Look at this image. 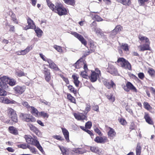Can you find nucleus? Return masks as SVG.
Returning <instances> with one entry per match:
<instances>
[{"mask_svg":"<svg viewBox=\"0 0 155 155\" xmlns=\"http://www.w3.org/2000/svg\"><path fill=\"white\" fill-rule=\"evenodd\" d=\"M30 108L31 113L36 117H39L40 112L38 111L37 109L33 106L31 107Z\"/></svg>","mask_w":155,"mask_h":155,"instance_id":"nucleus-23","label":"nucleus"},{"mask_svg":"<svg viewBox=\"0 0 155 155\" xmlns=\"http://www.w3.org/2000/svg\"><path fill=\"white\" fill-rule=\"evenodd\" d=\"M20 117L22 120L26 122H35L36 120L34 117L30 114L21 113Z\"/></svg>","mask_w":155,"mask_h":155,"instance_id":"nucleus-10","label":"nucleus"},{"mask_svg":"<svg viewBox=\"0 0 155 155\" xmlns=\"http://www.w3.org/2000/svg\"><path fill=\"white\" fill-rule=\"evenodd\" d=\"M47 62L49 64V68L56 71H60V69L58 65L50 59H47Z\"/></svg>","mask_w":155,"mask_h":155,"instance_id":"nucleus-13","label":"nucleus"},{"mask_svg":"<svg viewBox=\"0 0 155 155\" xmlns=\"http://www.w3.org/2000/svg\"><path fill=\"white\" fill-rule=\"evenodd\" d=\"M22 104L25 107H26L27 109H28L30 108V107L29 105L28 104V103L27 101H23L22 103Z\"/></svg>","mask_w":155,"mask_h":155,"instance_id":"nucleus-55","label":"nucleus"},{"mask_svg":"<svg viewBox=\"0 0 155 155\" xmlns=\"http://www.w3.org/2000/svg\"><path fill=\"white\" fill-rule=\"evenodd\" d=\"M139 40L141 42L145 41V44L139 45L138 47L140 48V51H144L146 50L151 51V48L150 47V42L149 39L146 36H143L142 35H140L138 37Z\"/></svg>","mask_w":155,"mask_h":155,"instance_id":"nucleus-2","label":"nucleus"},{"mask_svg":"<svg viewBox=\"0 0 155 155\" xmlns=\"http://www.w3.org/2000/svg\"><path fill=\"white\" fill-rule=\"evenodd\" d=\"M7 114L11 120L14 123L18 122V119L16 112L12 108L8 107L7 109Z\"/></svg>","mask_w":155,"mask_h":155,"instance_id":"nucleus-7","label":"nucleus"},{"mask_svg":"<svg viewBox=\"0 0 155 155\" xmlns=\"http://www.w3.org/2000/svg\"><path fill=\"white\" fill-rule=\"evenodd\" d=\"M25 138L26 141L28 144L36 146L42 153L44 152L42 147L40 145L39 141L37 140V138H34L30 135H25Z\"/></svg>","mask_w":155,"mask_h":155,"instance_id":"nucleus-3","label":"nucleus"},{"mask_svg":"<svg viewBox=\"0 0 155 155\" xmlns=\"http://www.w3.org/2000/svg\"><path fill=\"white\" fill-rule=\"evenodd\" d=\"M53 137L61 141L64 140V139H63L60 135H54L53 136Z\"/></svg>","mask_w":155,"mask_h":155,"instance_id":"nucleus-56","label":"nucleus"},{"mask_svg":"<svg viewBox=\"0 0 155 155\" xmlns=\"http://www.w3.org/2000/svg\"><path fill=\"white\" fill-rule=\"evenodd\" d=\"M148 73L152 77H155V71L152 68H148Z\"/></svg>","mask_w":155,"mask_h":155,"instance_id":"nucleus-39","label":"nucleus"},{"mask_svg":"<svg viewBox=\"0 0 155 155\" xmlns=\"http://www.w3.org/2000/svg\"><path fill=\"white\" fill-rule=\"evenodd\" d=\"M59 147L63 155H69L71 152L69 149L65 148L64 147Z\"/></svg>","mask_w":155,"mask_h":155,"instance_id":"nucleus-28","label":"nucleus"},{"mask_svg":"<svg viewBox=\"0 0 155 155\" xmlns=\"http://www.w3.org/2000/svg\"><path fill=\"white\" fill-rule=\"evenodd\" d=\"M8 26L10 27L9 31H10L14 32L15 31V28L14 26L12 25H8Z\"/></svg>","mask_w":155,"mask_h":155,"instance_id":"nucleus-61","label":"nucleus"},{"mask_svg":"<svg viewBox=\"0 0 155 155\" xmlns=\"http://www.w3.org/2000/svg\"><path fill=\"white\" fill-rule=\"evenodd\" d=\"M49 116V114L48 113L44 111H41L39 112V117H41L47 119Z\"/></svg>","mask_w":155,"mask_h":155,"instance_id":"nucleus-36","label":"nucleus"},{"mask_svg":"<svg viewBox=\"0 0 155 155\" xmlns=\"http://www.w3.org/2000/svg\"><path fill=\"white\" fill-rule=\"evenodd\" d=\"M107 70V72L112 74L116 75L118 72L117 69L114 65L111 64L109 65Z\"/></svg>","mask_w":155,"mask_h":155,"instance_id":"nucleus-16","label":"nucleus"},{"mask_svg":"<svg viewBox=\"0 0 155 155\" xmlns=\"http://www.w3.org/2000/svg\"><path fill=\"white\" fill-rule=\"evenodd\" d=\"M53 48L59 52L62 53L63 51L62 47L60 46L54 45L53 46Z\"/></svg>","mask_w":155,"mask_h":155,"instance_id":"nucleus-45","label":"nucleus"},{"mask_svg":"<svg viewBox=\"0 0 155 155\" xmlns=\"http://www.w3.org/2000/svg\"><path fill=\"white\" fill-rule=\"evenodd\" d=\"M56 8L54 12L57 13L59 16L65 15L67 14V11L61 2H58L56 5Z\"/></svg>","mask_w":155,"mask_h":155,"instance_id":"nucleus-6","label":"nucleus"},{"mask_svg":"<svg viewBox=\"0 0 155 155\" xmlns=\"http://www.w3.org/2000/svg\"><path fill=\"white\" fill-rule=\"evenodd\" d=\"M61 77L67 85L69 84V81L68 78L64 77L63 75H61Z\"/></svg>","mask_w":155,"mask_h":155,"instance_id":"nucleus-53","label":"nucleus"},{"mask_svg":"<svg viewBox=\"0 0 155 155\" xmlns=\"http://www.w3.org/2000/svg\"><path fill=\"white\" fill-rule=\"evenodd\" d=\"M27 21L28 25L24 27L25 30H27L29 29H35L36 27L33 21L29 17L27 19Z\"/></svg>","mask_w":155,"mask_h":155,"instance_id":"nucleus-15","label":"nucleus"},{"mask_svg":"<svg viewBox=\"0 0 155 155\" xmlns=\"http://www.w3.org/2000/svg\"><path fill=\"white\" fill-rule=\"evenodd\" d=\"M108 141V139L106 137H97V143H104Z\"/></svg>","mask_w":155,"mask_h":155,"instance_id":"nucleus-31","label":"nucleus"},{"mask_svg":"<svg viewBox=\"0 0 155 155\" xmlns=\"http://www.w3.org/2000/svg\"><path fill=\"white\" fill-rule=\"evenodd\" d=\"M41 102L42 103H44L46 105H50V102H48L45 100H41Z\"/></svg>","mask_w":155,"mask_h":155,"instance_id":"nucleus-63","label":"nucleus"},{"mask_svg":"<svg viewBox=\"0 0 155 155\" xmlns=\"http://www.w3.org/2000/svg\"><path fill=\"white\" fill-rule=\"evenodd\" d=\"M4 88H0V96H5L7 94V92L3 89Z\"/></svg>","mask_w":155,"mask_h":155,"instance_id":"nucleus-46","label":"nucleus"},{"mask_svg":"<svg viewBox=\"0 0 155 155\" xmlns=\"http://www.w3.org/2000/svg\"><path fill=\"white\" fill-rule=\"evenodd\" d=\"M123 29V27L120 25L116 26L114 29L113 30V32H115L116 34L121 31Z\"/></svg>","mask_w":155,"mask_h":155,"instance_id":"nucleus-41","label":"nucleus"},{"mask_svg":"<svg viewBox=\"0 0 155 155\" xmlns=\"http://www.w3.org/2000/svg\"><path fill=\"white\" fill-rule=\"evenodd\" d=\"M67 98L71 102L73 103L74 104H76V100L74 97L69 93L66 94Z\"/></svg>","mask_w":155,"mask_h":155,"instance_id":"nucleus-30","label":"nucleus"},{"mask_svg":"<svg viewBox=\"0 0 155 155\" xmlns=\"http://www.w3.org/2000/svg\"><path fill=\"white\" fill-rule=\"evenodd\" d=\"M123 88L127 92H129L130 90L135 92H137V90L136 88L129 81L127 82L126 85L124 86Z\"/></svg>","mask_w":155,"mask_h":155,"instance_id":"nucleus-11","label":"nucleus"},{"mask_svg":"<svg viewBox=\"0 0 155 155\" xmlns=\"http://www.w3.org/2000/svg\"><path fill=\"white\" fill-rule=\"evenodd\" d=\"M12 15L11 16V20L14 22V23L16 24H18V21L17 18L15 14L13 12H11Z\"/></svg>","mask_w":155,"mask_h":155,"instance_id":"nucleus-38","label":"nucleus"},{"mask_svg":"<svg viewBox=\"0 0 155 155\" xmlns=\"http://www.w3.org/2000/svg\"><path fill=\"white\" fill-rule=\"evenodd\" d=\"M92 126L91 122L90 121L86 122L85 124V128L87 129H90Z\"/></svg>","mask_w":155,"mask_h":155,"instance_id":"nucleus-47","label":"nucleus"},{"mask_svg":"<svg viewBox=\"0 0 155 155\" xmlns=\"http://www.w3.org/2000/svg\"><path fill=\"white\" fill-rule=\"evenodd\" d=\"M149 0H138L140 6H143L145 2H148Z\"/></svg>","mask_w":155,"mask_h":155,"instance_id":"nucleus-50","label":"nucleus"},{"mask_svg":"<svg viewBox=\"0 0 155 155\" xmlns=\"http://www.w3.org/2000/svg\"><path fill=\"white\" fill-rule=\"evenodd\" d=\"M109 130L107 133V135L109 138L110 139H113L116 135V133L114 130L110 127H108Z\"/></svg>","mask_w":155,"mask_h":155,"instance_id":"nucleus-18","label":"nucleus"},{"mask_svg":"<svg viewBox=\"0 0 155 155\" xmlns=\"http://www.w3.org/2000/svg\"><path fill=\"white\" fill-rule=\"evenodd\" d=\"M27 125L29 127L30 130L34 133L36 135H38L40 133V131L34 125L31 124H28Z\"/></svg>","mask_w":155,"mask_h":155,"instance_id":"nucleus-19","label":"nucleus"},{"mask_svg":"<svg viewBox=\"0 0 155 155\" xmlns=\"http://www.w3.org/2000/svg\"><path fill=\"white\" fill-rule=\"evenodd\" d=\"M87 71H83L81 72L80 75L83 78H86L87 75L86 73Z\"/></svg>","mask_w":155,"mask_h":155,"instance_id":"nucleus-54","label":"nucleus"},{"mask_svg":"<svg viewBox=\"0 0 155 155\" xmlns=\"http://www.w3.org/2000/svg\"><path fill=\"white\" fill-rule=\"evenodd\" d=\"M135 125L134 123L133 122H131L129 126V129L131 131L132 130L135 129Z\"/></svg>","mask_w":155,"mask_h":155,"instance_id":"nucleus-57","label":"nucleus"},{"mask_svg":"<svg viewBox=\"0 0 155 155\" xmlns=\"http://www.w3.org/2000/svg\"><path fill=\"white\" fill-rule=\"evenodd\" d=\"M149 88L151 91L152 93L155 95L154 97H155V89L153 87H150Z\"/></svg>","mask_w":155,"mask_h":155,"instance_id":"nucleus-64","label":"nucleus"},{"mask_svg":"<svg viewBox=\"0 0 155 155\" xmlns=\"http://www.w3.org/2000/svg\"><path fill=\"white\" fill-rule=\"evenodd\" d=\"M32 49V45L28 46L27 48L24 50L21 51L19 52V55H25L29 52Z\"/></svg>","mask_w":155,"mask_h":155,"instance_id":"nucleus-26","label":"nucleus"},{"mask_svg":"<svg viewBox=\"0 0 155 155\" xmlns=\"http://www.w3.org/2000/svg\"><path fill=\"white\" fill-rule=\"evenodd\" d=\"M97 35L100 36L101 37H104V32L100 28L97 29Z\"/></svg>","mask_w":155,"mask_h":155,"instance_id":"nucleus-51","label":"nucleus"},{"mask_svg":"<svg viewBox=\"0 0 155 155\" xmlns=\"http://www.w3.org/2000/svg\"><path fill=\"white\" fill-rule=\"evenodd\" d=\"M91 27L92 29L95 31L96 33H97V24L96 21H94L91 25Z\"/></svg>","mask_w":155,"mask_h":155,"instance_id":"nucleus-42","label":"nucleus"},{"mask_svg":"<svg viewBox=\"0 0 155 155\" xmlns=\"http://www.w3.org/2000/svg\"><path fill=\"white\" fill-rule=\"evenodd\" d=\"M64 2L67 5L74 6L75 5V0H63Z\"/></svg>","mask_w":155,"mask_h":155,"instance_id":"nucleus-35","label":"nucleus"},{"mask_svg":"<svg viewBox=\"0 0 155 155\" xmlns=\"http://www.w3.org/2000/svg\"><path fill=\"white\" fill-rule=\"evenodd\" d=\"M71 34L78 39L82 44L87 47V41L81 35L75 32H71Z\"/></svg>","mask_w":155,"mask_h":155,"instance_id":"nucleus-12","label":"nucleus"},{"mask_svg":"<svg viewBox=\"0 0 155 155\" xmlns=\"http://www.w3.org/2000/svg\"><path fill=\"white\" fill-rule=\"evenodd\" d=\"M80 127L81 129L84 130V131L86 132L88 134H89L91 136L94 135L93 134V133L91 131L88 130V129H87L85 128V127L84 126H80Z\"/></svg>","mask_w":155,"mask_h":155,"instance_id":"nucleus-44","label":"nucleus"},{"mask_svg":"<svg viewBox=\"0 0 155 155\" xmlns=\"http://www.w3.org/2000/svg\"><path fill=\"white\" fill-rule=\"evenodd\" d=\"M13 89L14 93L17 95H21L25 91L26 87L25 85H17Z\"/></svg>","mask_w":155,"mask_h":155,"instance_id":"nucleus-9","label":"nucleus"},{"mask_svg":"<svg viewBox=\"0 0 155 155\" xmlns=\"http://www.w3.org/2000/svg\"><path fill=\"white\" fill-rule=\"evenodd\" d=\"M18 147L23 149H26L27 148V145L26 144L24 143L18 145Z\"/></svg>","mask_w":155,"mask_h":155,"instance_id":"nucleus-59","label":"nucleus"},{"mask_svg":"<svg viewBox=\"0 0 155 155\" xmlns=\"http://www.w3.org/2000/svg\"><path fill=\"white\" fill-rule=\"evenodd\" d=\"M144 118L145 119L146 121L150 125L153 124V122L150 117L148 113L146 112L144 113Z\"/></svg>","mask_w":155,"mask_h":155,"instance_id":"nucleus-17","label":"nucleus"},{"mask_svg":"<svg viewBox=\"0 0 155 155\" xmlns=\"http://www.w3.org/2000/svg\"><path fill=\"white\" fill-rule=\"evenodd\" d=\"M121 48L124 51H129V46L127 44L122 43Z\"/></svg>","mask_w":155,"mask_h":155,"instance_id":"nucleus-43","label":"nucleus"},{"mask_svg":"<svg viewBox=\"0 0 155 155\" xmlns=\"http://www.w3.org/2000/svg\"><path fill=\"white\" fill-rule=\"evenodd\" d=\"M141 149L142 147L140 143H138L136 148V155H140L141 152Z\"/></svg>","mask_w":155,"mask_h":155,"instance_id":"nucleus-34","label":"nucleus"},{"mask_svg":"<svg viewBox=\"0 0 155 155\" xmlns=\"http://www.w3.org/2000/svg\"><path fill=\"white\" fill-rule=\"evenodd\" d=\"M0 101L2 103L6 104H14L15 101L12 100H10L8 98L5 97H0Z\"/></svg>","mask_w":155,"mask_h":155,"instance_id":"nucleus-20","label":"nucleus"},{"mask_svg":"<svg viewBox=\"0 0 155 155\" xmlns=\"http://www.w3.org/2000/svg\"><path fill=\"white\" fill-rule=\"evenodd\" d=\"M144 107L147 110L150 111L152 109V107L147 102L145 101L143 103Z\"/></svg>","mask_w":155,"mask_h":155,"instance_id":"nucleus-37","label":"nucleus"},{"mask_svg":"<svg viewBox=\"0 0 155 155\" xmlns=\"http://www.w3.org/2000/svg\"><path fill=\"white\" fill-rule=\"evenodd\" d=\"M116 63H119L120 64L121 67L124 69L131 70L132 69V67L131 64L129 61L123 58H119Z\"/></svg>","mask_w":155,"mask_h":155,"instance_id":"nucleus-5","label":"nucleus"},{"mask_svg":"<svg viewBox=\"0 0 155 155\" xmlns=\"http://www.w3.org/2000/svg\"><path fill=\"white\" fill-rule=\"evenodd\" d=\"M48 6L50 9L54 12L55 9L56 8V5L58 2H56L55 3V5L52 3L50 0H46Z\"/></svg>","mask_w":155,"mask_h":155,"instance_id":"nucleus-22","label":"nucleus"},{"mask_svg":"<svg viewBox=\"0 0 155 155\" xmlns=\"http://www.w3.org/2000/svg\"><path fill=\"white\" fill-rule=\"evenodd\" d=\"M83 58H81L74 64V66L77 69H79L81 67L84 61H83Z\"/></svg>","mask_w":155,"mask_h":155,"instance_id":"nucleus-24","label":"nucleus"},{"mask_svg":"<svg viewBox=\"0 0 155 155\" xmlns=\"http://www.w3.org/2000/svg\"><path fill=\"white\" fill-rule=\"evenodd\" d=\"M79 76L77 74H73L72 76V78L73 79V82L77 87H78L80 83L78 80Z\"/></svg>","mask_w":155,"mask_h":155,"instance_id":"nucleus-21","label":"nucleus"},{"mask_svg":"<svg viewBox=\"0 0 155 155\" xmlns=\"http://www.w3.org/2000/svg\"><path fill=\"white\" fill-rule=\"evenodd\" d=\"M16 74L18 77H21L25 75V73L21 71H19L16 72Z\"/></svg>","mask_w":155,"mask_h":155,"instance_id":"nucleus-49","label":"nucleus"},{"mask_svg":"<svg viewBox=\"0 0 155 155\" xmlns=\"http://www.w3.org/2000/svg\"><path fill=\"white\" fill-rule=\"evenodd\" d=\"M118 1L126 6H129L131 4V0H118Z\"/></svg>","mask_w":155,"mask_h":155,"instance_id":"nucleus-32","label":"nucleus"},{"mask_svg":"<svg viewBox=\"0 0 155 155\" xmlns=\"http://www.w3.org/2000/svg\"><path fill=\"white\" fill-rule=\"evenodd\" d=\"M39 55H40V57L42 59L43 61L47 62V59H46L45 58V56L44 55H43V54H42V53H40L39 54Z\"/></svg>","mask_w":155,"mask_h":155,"instance_id":"nucleus-62","label":"nucleus"},{"mask_svg":"<svg viewBox=\"0 0 155 155\" xmlns=\"http://www.w3.org/2000/svg\"><path fill=\"white\" fill-rule=\"evenodd\" d=\"M91 110V106L89 104H86V107L85 109V112L87 113Z\"/></svg>","mask_w":155,"mask_h":155,"instance_id":"nucleus-60","label":"nucleus"},{"mask_svg":"<svg viewBox=\"0 0 155 155\" xmlns=\"http://www.w3.org/2000/svg\"><path fill=\"white\" fill-rule=\"evenodd\" d=\"M36 35L38 37H40L43 33L42 31L39 28H37L34 29Z\"/></svg>","mask_w":155,"mask_h":155,"instance_id":"nucleus-40","label":"nucleus"},{"mask_svg":"<svg viewBox=\"0 0 155 155\" xmlns=\"http://www.w3.org/2000/svg\"><path fill=\"white\" fill-rule=\"evenodd\" d=\"M138 76L139 78L141 80H143L145 76L144 74L142 72L139 73L138 74Z\"/></svg>","mask_w":155,"mask_h":155,"instance_id":"nucleus-58","label":"nucleus"},{"mask_svg":"<svg viewBox=\"0 0 155 155\" xmlns=\"http://www.w3.org/2000/svg\"><path fill=\"white\" fill-rule=\"evenodd\" d=\"M119 121L120 123L121 124L124 125L127 124V122L126 120L123 118H121L119 120Z\"/></svg>","mask_w":155,"mask_h":155,"instance_id":"nucleus-52","label":"nucleus"},{"mask_svg":"<svg viewBox=\"0 0 155 155\" xmlns=\"http://www.w3.org/2000/svg\"><path fill=\"white\" fill-rule=\"evenodd\" d=\"M92 73L90 76H89V78L91 82H94L97 80V73L94 71H91Z\"/></svg>","mask_w":155,"mask_h":155,"instance_id":"nucleus-27","label":"nucleus"},{"mask_svg":"<svg viewBox=\"0 0 155 155\" xmlns=\"http://www.w3.org/2000/svg\"><path fill=\"white\" fill-rule=\"evenodd\" d=\"M0 80L1 81L0 82V87L4 89L8 88V84L11 86H13L17 84V81L15 79L7 76L1 77Z\"/></svg>","mask_w":155,"mask_h":155,"instance_id":"nucleus-1","label":"nucleus"},{"mask_svg":"<svg viewBox=\"0 0 155 155\" xmlns=\"http://www.w3.org/2000/svg\"><path fill=\"white\" fill-rule=\"evenodd\" d=\"M108 99L110 100L112 102H114L115 100V97L113 96V95L111 94L110 95H107V96Z\"/></svg>","mask_w":155,"mask_h":155,"instance_id":"nucleus-48","label":"nucleus"},{"mask_svg":"<svg viewBox=\"0 0 155 155\" xmlns=\"http://www.w3.org/2000/svg\"><path fill=\"white\" fill-rule=\"evenodd\" d=\"M42 72L44 75L45 81L48 82H49L51 80L52 77L50 70L48 68L44 67L42 71Z\"/></svg>","mask_w":155,"mask_h":155,"instance_id":"nucleus-8","label":"nucleus"},{"mask_svg":"<svg viewBox=\"0 0 155 155\" xmlns=\"http://www.w3.org/2000/svg\"><path fill=\"white\" fill-rule=\"evenodd\" d=\"M8 130L11 134L15 135L18 134V131L17 129L15 127L11 126L8 127Z\"/></svg>","mask_w":155,"mask_h":155,"instance_id":"nucleus-29","label":"nucleus"},{"mask_svg":"<svg viewBox=\"0 0 155 155\" xmlns=\"http://www.w3.org/2000/svg\"><path fill=\"white\" fill-rule=\"evenodd\" d=\"M97 79L100 82L103 83L105 86L108 89L115 88L116 85L112 80L110 82L107 80L104 81V79L101 76V71L97 68Z\"/></svg>","mask_w":155,"mask_h":155,"instance_id":"nucleus-4","label":"nucleus"},{"mask_svg":"<svg viewBox=\"0 0 155 155\" xmlns=\"http://www.w3.org/2000/svg\"><path fill=\"white\" fill-rule=\"evenodd\" d=\"M63 134L64 136L65 140L68 142H69V133L68 130L65 128H61Z\"/></svg>","mask_w":155,"mask_h":155,"instance_id":"nucleus-25","label":"nucleus"},{"mask_svg":"<svg viewBox=\"0 0 155 155\" xmlns=\"http://www.w3.org/2000/svg\"><path fill=\"white\" fill-rule=\"evenodd\" d=\"M66 86L71 92L73 93L74 95L77 94V90L72 85L69 84L68 85H67Z\"/></svg>","mask_w":155,"mask_h":155,"instance_id":"nucleus-33","label":"nucleus"},{"mask_svg":"<svg viewBox=\"0 0 155 155\" xmlns=\"http://www.w3.org/2000/svg\"><path fill=\"white\" fill-rule=\"evenodd\" d=\"M73 115L75 118L78 120L83 121L84 120H87V116L82 113H74Z\"/></svg>","mask_w":155,"mask_h":155,"instance_id":"nucleus-14","label":"nucleus"}]
</instances>
